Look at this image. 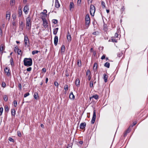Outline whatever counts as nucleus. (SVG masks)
<instances>
[{"label":"nucleus","mask_w":148,"mask_h":148,"mask_svg":"<svg viewBox=\"0 0 148 148\" xmlns=\"http://www.w3.org/2000/svg\"><path fill=\"white\" fill-rule=\"evenodd\" d=\"M24 64L27 66H29L32 65V61L31 58H25L23 60Z\"/></svg>","instance_id":"nucleus-1"},{"label":"nucleus","mask_w":148,"mask_h":148,"mask_svg":"<svg viewBox=\"0 0 148 148\" xmlns=\"http://www.w3.org/2000/svg\"><path fill=\"white\" fill-rule=\"evenodd\" d=\"M86 23L85 25V28L87 29L90 25V18L89 14H87L85 18Z\"/></svg>","instance_id":"nucleus-2"},{"label":"nucleus","mask_w":148,"mask_h":148,"mask_svg":"<svg viewBox=\"0 0 148 148\" xmlns=\"http://www.w3.org/2000/svg\"><path fill=\"white\" fill-rule=\"evenodd\" d=\"M26 28L28 30H30L31 28V18L29 17H28L26 18Z\"/></svg>","instance_id":"nucleus-3"},{"label":"nucleus","mask_w":148,"mask_h":148,"mask_svg":"<svg viewBox=\"0 0 148 148\" xmlns=\"http://www.w3.org/2000/svg\"><path fill=\"white\" fill-rule=\"evenodd\" d=\"M95 6L92 5H90V13L91 15L93 16L95 12Z\"/></svg>","instance_id":"nucleus-4"},{"label":"nucleus","mask_w":148,"mask_h":148,"mask_svg":"<svg viewBox=\"0 0 148 148\" xmlns=\"http://www.w3.org/2000/svg\"><path fill=\"white\" fill-rule=\"evenodd\" d=\"M96 112L95 110L93 111V113L92 119L91 121V123L94 124L95 123L96 118Z\"/></svg>","instance_id":"nucleus-5"},{"label":"nucleus","mask_w":148,"mask_h":148,"mask_svg":"<svg viewBox=\"0 0 148 148\" xmlns=\"http://www.w3.org/2000/svg\"><path fill=\"white\" fill-rule=\"evenodd\" d=\"M24 42L25 46L28 45L29 44V39L27 36H25Z\"/></svg>","instance_id":"nucleus-6"},{"label":"nucleus","mask_w":148,"mask_h":148,"mask_svg":"<svg viewBox=\"0 0 148 148\" xmlns=\"http://www.w3.org/2000/svg\"><path fill=\"white\" fill-rule=\"evenodd\" d=\"M42 20L43 21V25L44 27H47L48 25L47 19L45 18H42Z\"/></svg>","instance_id":"nucleus-7"},{"label":"nucleus","mask_w":148,"mask_h":148,"mask_svg":"<svg viewBox=\"0 0 148 148\" xmlns=\"http://www.w3.org/2000/svg\"><path fill=\"white\" fill-rule=\"evenodd\" d=\"M117 32L115 33L114 35L115 38H118L119 35L121 33V30L120 28L119 27H117Z\"/></svg>","instance_id":"nucleus-8"},{"label":"nucleus","mask_w":148,"mask_h":148,"mask_svg":"<svg viewBox=\"0 0 148 148\" xmlns=\"http://www.w3.org/2000/svg\"><path fill=\"white\" fill-rule=\"evenodd\" d=\"M10 69L8 67H6L4 69V71L5 73H6V75L8 76H9L10 75V73L9 72Z\"/></svg>","instance_id":"nucleus-9"},{"label":"nucleus","mask_w":148,"mask_h":148,"mask_svg":"<svg viewBox=\"0 0 148 148\" xmlns=\"http://www.w3.org/2000/svg\"><path fill=\"white\" fill-rule=\"evenodd\" d=\"M10 17V12L8 11L6 12L5 18L6 20L9 21Z\"/></svg>","instance_id":"nucleus-10"},{"label":"nucleus","mask_w":148,"mask_h":148,"mask_svg":"<svg viewBox=\"0 0 148 148\" xmlns=\"http://www.w3.org/2000/svg\"><path fill=\"white\" fill-rule=\"evenodd\" d=\"M22 8L20 6L18 7V16L19 17L21 16L22 14Z\"/></svg>","instance_id":"nucleus-11"},{"label":"nucleus","mask_w":148,"mask_h":148,"mask_svg":"<svg viewBox=\"0 0 148 148\" xmlns=\"http://www.w3.org/2000/svg\"><path fill=\"white\" fill-rule=\"evenodd\" d=\"M29 10V8L28 5L25 6L23 9V11L26 14L28 13V11Z\"/></svg>","instance_id":"nucleus-12"},{"label":"nucleus","mask_w":148,"mask_h":148,"mask_svg":"<svg viewBox=\"0 0 148 148\" xmlns=\"http://www.w3.org/2000/svg\"><path fill=\"white\" fill-rule=\"evenodd\" d=\"M74 7V4L73 2H71L69 5L70 10L71 11H73V9Z\"/></svg>","instance_id":"nucleus-13"},{"label":"nucleus","mask_w":148,"mask_h":148,"mask_svg":"<svg viewBox=\"0 0 148 148\" xmlns=\"http://www.w3.org/2000/svg\"><path fill=\"white\" fill-rule=\"evenodd\" d=\"M86 125L85 123H81L79 126L80 128L81 129H83L86 127Z\"/></svg>","instance_id":"nucleus-14"},{"label":"nucleus","mask_w":148,"mask_h":148,"mask_svg":"<svg viewBox=\"0 0 148 148\" xmlns=\"http://www.w3.org/2000/svg\"><path fill=\"white\" fill-rule=\"evenodd\" d=\"M58 41V37L57 36H55L54 38V44L55 46H56L57 45Z\"/></svg>","instance_id":"nucleus-15"},{"label":"nucleus","mask_w":148,"mask_h":148,"mask_svg":"<svg viewBox=\"0 0 148 148\" xmlns=\"http://www.w3.org/2000/svg\"><path fill=\"white\" fill-rule=\"evenodd\" d=\"M55 6L56 8H59L60 6V4L58 0H55Z\"/></svg>","instance_id":"nucleus-16"},{"label":"nucleus","mask_w":148,"mask_h":148,"mask_svg":"<svg viewBox=\"0 0 148 148\" xmlns=\"http://www.w3.org/2000/svg\"><path fill=\"white\" fill-rule=\"evenodd\" d=\"M97 63L95 62L94 64L93 67V70L95 72L97 71Z\"/></svg>","instance_id":"nucleus-17"},{"label":"nucleus","mask_w":148,"mask_h":148,"mask_svg":"<svg viewBox=\"0 0 148 148\" xmlns=\"http://www.w3.org/2000/svg\"><path fill=\"white\" fill-rule=\"evenodd\" d=\"M108 76L106 74H105L103 75V78L104 79L105 82L106 83L107 82V78H108Z\"/></svg>","instance_id":"nucleus-18"},{"label":"nucleus","mask_w":148,"mask_h":148,"mask_svg":"<svg viewBox=\"0 0 148 148\" xmlns=\"http://www.w3.org/2000/svg\"><path fill=\"white\" fill-rule=\"evenodd\" d=\"M34 99H35L37 100V99H38V93L36 92H35L34 93Z\"/></svg>","instance_id":"nucleus-19"},{"label":"nucleus","mask_w":148,"mask_h":148,"mask_svg":"<svg viewBox=\"0 0 148 148\" xmlns=\"http://www.w3.org/2000/svg\"><path fill=\"white\" fill-rule=\"evenodd\" d=\"M69 98L71 99H74L75 98V96L73 95L72 92L70 93L69 95Z\"/></svg>","instance_id":"nucleus-20"},{"label":"nucleus","mask_w":148,"mask_h":148,"mask_svg":"<svg viewBox=\"0 0 148 148\" xmlns=\"http://www.w3.org/2000/svg\"><path fill=\"white\" fill-rule=\"evenodd\" d=\"M67 38L68 41H71V34H69V32H68V34L67 35Z\"/></svg>","instance_id":"nucleus-21"},{"label":"nucleus","mask_w":148,"mask_h":148,"mask_svg":"<svg viewBox=\"0 0 148 148\" xmlns=\"http://www.w3.org/2000/svg\"><path fill=\"white\" fill-rule=\"evenodd\" d=\"M75 84L76 86H78L80 85V81L78 79H77L75 81Z\"/></svg>","instance_id":"nucleus-22"},{"label":"nucleus","mask_w":148,"mask_h":148,"mask_svg":"<svg viewBox=\"0 0 148 148\" xmlns=\"http://www.w3.org/2000/svg\"><path fill=\"white\" fill-rule=\"evenodd\" d=\"M11 114L12 116H14L15 115L16 111L14 109H12L11 110Z\"/></svg>","instance_id":"nucleus-23"},{"label":"nucleus","mask_w":148,"mask_h":148,"mask_svg":"<svg viewBox=\"0 0 148 148\" xmlns=\"http://www.w3.org/2000/svg\"><path fill=\"white\" fill-rule=\"evenodd\" d=\"M58 30V28H56L55 29H54L53 30V34L54 35L56 34L57 33Z\"/></svg>","instance_id":"nucleus-24"},{"label":"nucleus","mask_w":148,"mask_h":148,"mask_svg":"<svg viewBox=\"0 0 148 148\" xmlns=\"http://www.w3.org/2000/svg\"><path fill=\"white\" fill-rule=\"evenodd\" d=\"M15 3V0H10V4L11 5L13 6L14 5Z\"/></svg>","instance_id":"nucleus-25"},{"label":"nucleus","mask_w":148,"mask_h":148,"mask_svg":"<svg viewBox=\"0 0 148 148\" xmlns=\"http://www.w3.org/2000/svg\"><path fill=\"white\" fill-rule=\"evenodd\" d=\"M65 50V46L64 45H62V46L61 48V53H62L64 52Z\"/></svg>","instance_id":"nucleus-26"},{"label":"nucleus","mask_w":148,"mask_h":148,"mask_svg":"<svg viewBox=\"0 0 148 148\" xmlns=\"http://www.w3.org/2000/svg\"><path fill=\"white\" fill-rule=\"evenodd\" d=\"M4 49V47L3 46L1 45L0 47V54H2L3 53V50Z\"/></svg>","instance_id":"nucleus-27"},{"label":"nucleus","mask_w":148,"mask_h":148,"mask_svg":"<svg viewBox=\"0 0 148 148\" xmlns=\"http://www.w3.org/2000/svg\"><path fill=\"white\" fill-rule=\"evenodd\" d=\"M110 64L109 63L106 62L104 64V66L107 67V68H109L110 67Z\"/></svg>","instance_id":"nucleus-28"},{"label":"nucleus","mask_w":148,"mask_h":148,"mask_svg":"<svg viewBox=\"0 0 148 148\" xmlns=\"http://www.w3.org/2000/svg\"><path fill=\"white\" fill-rule=\"evenodd\" d=\"M101 5H102V8H106V7L105 6V4L104 2L103 1H102L101 2Z\"/></svg>","instance_id":"nucleus-29"},{"label":"nucleus","mask_w":148,"mask_h":148,"mask_svg":"<svg viewBox=\"0 0 148 148\" xmlns=\"http://www.w3.org/2000/svg\"><path fill=\"white\" fill-rule=\"evenodd\" d=\"M91 73L89 70H88L86 72V75L87 76L90 75Z\"/></svg>","instance_id":"nucleus-30"},{"label":"nucleus","mask_w":148,"mask_h":148,"mask_svg":"<svg viewBox=\"0 0 148 148\" xmlns=\"http://www.w3.org/2000/svg\"><path fill=\"white\" fill-rule=\"evenodd\" d=\"M16 52H17L18 55H21L22 54L21 50L19 49Z\"/></svg>","instance_id":"nucleus-31"},{"label":"nucleus","mask_w":148,"mask_h":148,"mask_svg":"<svg viewBox=\"0 0 148 148\" xmlns=\"http://www.w3.org/2000/svg\"><path fill=\"white\" fill-rule=\"evenodd\" d=\"M39 52V51H38L34 50L32 51V53L33 55H34L35 54L38 53Z\"/></svg>","instance_id":"nucleus-32"},{"label":"nucleus","mask_w":148,"mask_h":148,"mask_svg":"<svg viewBox=\"0 0 148 148\" xmlns=\"http://www.w3.org/2000/svg\"><path fill=\"white\" fill-rule=\"evenodd\" d=\"M93 81H90V86L91 88L93 87Z\"/></svg>","instance_id":"nucleus-33"},{"label":"nucleus","mask_w":148,"mask_h":148,"mask_svg":"<svg viewBox=\"0 0 148 148\" xmlns=\"http://www.w3.org/2000/svg\"><path fill=\"white\" fill-rule=\"evenodd\" d=\"M64 88L66 92L68 90V86L67 85H65L64 86Z\"/></svg>","instance_id":"nucleus-34"},{"label":"nucleus","mask_w":148,"mask_h":148,"mask_svg":"<svg viewBox=\"0 0 148 148\" xmlns=\"http://www.w3.org/2000/svg\"><path fill=\"white\" fill-rule=\"evenodd\" d=\"M92 97L93 98H94L95 99H97L98 98L99 96L98 95H94L92 96Z\"/></svg>","instance_id":"nucleus-35"},{"label":"nucleus","mask_w":148,"mask_h":148,"mask_svg":"<svg viewBox=\"0 0 148 148\" xmlns=\"http://www.w3.org/2000/svg\"><path fill=\"white\" fill-rule=\"evenodd\" d=\"M5 111L8 112L9 111V109L8 106H5Z\"/></svg>","instance_id":"nucleus-36"},{"label":"nucleus","mask_w":148,"mask_h":148,"mask_svg":"<svg viewBox=\"0 0 148 148\" xmlns=\"http://www.w3.org/2000/svg\"><path fill=\"white\" fill-rule=\"evenodd\" d=\"M1 85L2 87L3 88H5L6 87V84L4 82H2Z\"/></svg>","instance_id":"nucleus-37"},{"label":"nucleus","mask_w":148,"mask_h":148,"mask_svg":"<svg viewBox=\"0 0 148 148\" xmlns=\"http://www.w3.org/2000/svg\"><path fill=\"white\" fill-rule=\"evenodd\" d=\"M18 46L16 45L14 49V51L15 52H16V51H17L18 50Z\"/></svg>","instance_id":"nucleus-38"},{"label":"nucleus","mask_w":148,"mask_h":148,"mask_svg":"<svg viewBox=\"0 0 148 148\" xmlns=\"http://www.w3.org/2000/svg\"><path fill=\"white\" fill-rule=\"evenodd\" d=\"M55 86H56L57 88L58 87L59 84L57 82H54Z\"/></svg>","instance_id":"nucleus-39"},{"label":"nucleus","mask_w":148,"mask_h":148,"mask_svg":"<svg viewBox=\"0 0 148 148\" xmlns=\"http://www.w3.org/2000/svg\"><path fill=\"white\" fill-rule=\"evenodd\" d=\"M3 99L5 101H7L8 100L7 96V95H5L3 97Z\"/></svg>","instance_id":"nucleus-40"},{"label":"nucleus","mask_w":148,"mask_h":148,"mask_svg":"<svg viewBox=\"0 0 148 148\" xmlns=\"http://www.w3.org/2000/svg\"><path fill=\"white\" fill-rule=\"evenodd\" d=\"M77 64L79 66H81V61L78 60L77 61Z\"/></svg>","instance_id":"nucleus-41"},{"label":"nucleus","mask_w":148,"mask_h":148,"mask_svg":"<svg viewBox=\"0 0 148 148\" xmlns=\"http://www.w3.org/2000/svg\"><path fill=\"white\" fill-rule=\"evenodd\" d=\"M3 110V108H0V116L2 114V113Z\"/></svg>","instance_id":"nucleus-42"},{"label":"nucleus","mask_w":148,"mask_h":148,"mask_svg":"<svg viewBox=\"0 0 148 148\" xmlns=\"http://www.w3.org/2000/svg\"><path fill=\"white\" fill-rule=\"evenodd\" d=\"M52 22L53 23L56 24L58 23V21L56 19H54L53 20Z\"/></svg>","instance_id":"nucleus-43"},{"label":"nucleus","mask_w":148,"mask_h":148,"mask_svg":"<svg viewBox=\"0 0 148 148\" xmlns=\"http://www.w3.org/2000/svg\"><path fill=\"white\" fill-rule=\"evenodd\" d=\"M92 23H93L94 27H96L97 26H96V23H97V22L95 21L93 22Z\"/></svg>","instance_id":"nucleus-44"},{"label":"nucleus","mask_w":148,"mask_h":148,"mask_svg":"<svg viewBox=\"0 0 148 148\" xmlns=\"http://www.w3.org/2000/svg\"><path fill=\"white\" fill-rule=\"evenodd\" d=\"M14 104L15 107H16L17 105V102L16 100L14 101Z\"/></svg>","instance_id":"nucleus-45"},{"label":"nucleus","mask_w":148,"mask_h":148,"mask_svg":"<svg viewBox=\"0 0 148 148\" xmlns=\"http://www.w3.org/2000/svg\"><path fill=\"white\" fill-rule=\"evenodd\" d=\"M29 95V92L27 93L24 95V97H27Z\"/></svg>","instance_id":"nucleus-46"},{"label":"nucleus","mask_w":148,"mask_h":148,"mask_svg":"<svg viewBox=\"0 0 148 148\" xmlns=\"http://www.w3.org/2000/svg\"><path fill=\"white\" fill-rule=\"evenodd\" d=\"M10 62L11 65L12 66L13 64V59L12 58H11L10 60Z\"/></svg>","instance_id":"nucleus-47"},{"label":"nucleus","mask_w":148,"mask_h":148,"mask_svg":"<svg viewBox=\"0 0 148 148\" xmlns=\"http://www.w3.org/2000/svg\"><path fill=\"white\" fill-rule=\"evenodd\" d=\"M12 25L14 26L16 25V22L14 20H13L12 21Z\"/></svg>","instance_id":"nucleus-48"},{"label":"nucleus","mask_w":148,"mask_h":148,"mask_svg":"<svg viewBox=\"0 0 148 148\" xmlns=\"http://www.w3.org/2000/svg\"><path fill=\"white\" fill-rule=\"evenodd\" d=\"M9 141H10V142H14V140L13 139H12V138H10V137H9Z\"/></svg>","instance_id":"nucleus-49"},{"label":"nucleus","mask_w":148,"mask_h":148,"mask_svg":"<svg viewBox=\"0 0 148 148\" xmlns=\"http://www.w3.org/2000/svg\"><path fill=\"white\" fill-rule=\"evenodd\" d=\"M32 69L31 67H29L27 69V71H30Z\"/></svg>","instance_id":"nucleus-50"},{"label":"nucleus","mask_w":148,"mask_h":148,"mask_svg":"<svg viewBox=\"0 0 148 148\" xmlns=\"http://www.w3.org/2000/svg\"><path fill=\"white\" fill-rule=\"evenodd\" d=\"M17 134L20 137L21 136V134L20 131H18L17 132Z\"/></svg>","instance_id":"nucleus-51"},{"label":"nucleus","mask_w":148,"mask_h":148,"mask_svg":"<svg viewBox=\"0 0 148 148\" xmlns=\"http://www.w3.org/2000/svg\"><path fill=\"white\" fill-rule=\"evenodd\" d=\"M18 88H19V90H21V87H22L21 84H19L18 85Z\"/></svg>","instance_id":"nucleus-52"},{"label":"nucleus","mask_w":148,"mask_h":148,"mask_svg":"<svg viewBox=\"0 0 148 148\" xmlns=\"http://www.w3.org/2000/svg\"><path fill=\"white\" fill-rule=\"evenodd\" d=\"M2 32L1 28H0V37L2 36Z\"/></svg>","instance_id":"nucleus-53"},{"label":"nucleus","mask_w":148,"mask_h":148,"mask_svg":"<svg viewBox=\"0 0 148 148\" xmlns=\"http://www.w3.org/2000/svg\"><path fill=\"white\" fill-rule=\"evenodd\" d=\"M128 131H129L128 130H127L126 132H125V133H124V137L126 136L127 135V133H128L129 132H128Z\"/></svg>","instance_id":"nucleus-54"},{"label":"nucleus","mask_w":148,"mask_h":148,"mask_svg":"<svg viewBox=\"0 0 148 148\" xmlns=\"http://www.w3.org/2000/svg\"><path fill=\"white\" fill-rule=\"evenodd\" d=\"M105 57H106L105 55H103L101 57V59L102 60H103V59H104L105 58Z\"/></svg>","instance_id":"nucleus-55"},{"label":"nucleus","mask_w":148,"mask_h":148,"mask_svg":"<svg viewBox=\"0 0 148 148\" xmlns=\"http://www.w3.org/2000/svg\"><path fill=\"white\" fill-rule=\"evenodd\" d=\"M42 72H44V73H45L46 71V70L45 68H43L42 69Z\"/></svg>","instance_id":"nucleus-56"},{"label":"nucleus","mask_w":148,"mask_h":148,"mask_svg":"<svg viewBox=\"0 0 148 148\" xmlns=\"http://www.w3.org/2000/svg\"><path fill=\"white\" fill-rule=\"evenodd\" d=\"M91 77L90 75L88 76V80L90 81L91 79Z\"/></svg>","instance_id":"nucleus-57"},{"label":"nucleus","mask_w":148,"mask_h":148,"mask_svg":"<svg viewBox=\"0 0 148 148\" xmlns=\"http://www.w3.org/2000/svg\"><path fill=\"white\" fill-rule=\"evenodd\" d=\"M82 0H78L77 3L78 4H80L81 3Z\"/></svg>","instance_id":"nucleus-58"},{"label":"nucleus","mask_w":148,"mask_h":148,"mask_svg":"<svg viewBox=\"0 0 148 148\" xmlns=\"http://www.w3.org/2000/svg\"><path fill=\"white\" fill-rule=\"evenodd\" d=\"M136 123H137V122L136 121L134 122L133 123V126H134L135 125H136Z\"/></svg>","instance_id":"nucleus-59"},{"label":"nucleus","mask_w":148,"mask_h":148,"mask_svg":"<svg viewBox=\"0 0 148 148\" xmlns=\"http://www.w3.org/2000/svg\"><path fill=\"white\" fill-rule=\"evenodd\" d=\"M48 80V79L47 77L46 78V80H45V82L46 83H47Z\"/></svg>","instance_id":"nucleus-60"},{"label":"nucleus","mask_w":148,"mask_h":148,"mask_svg":"<svg viewBox=\"0 0 148 148\" xmlns=\"http://www.w3.org/2000/svg\"><path fill=\"white\" fill-rule=\"evenodd\" d=\"M79 143L80 144L82 145L83 143V141H79Z\"/></svg>","instance_id":"nucleus-61"},{"label":"nucleus","mask_w":148,"mask_h":148,"mask_svg":"<svg viewBox=\"0 0 148 148\" xmlns=\"http://www.w3.org/2000/svg\"><path fill=\"white\" fill-rule=\"evenodd\" d=\"M106 26H107V25L104 22V23H103V27H104V28L106 27Z\"/></svg>","instance_id":"nucleus-62"},{"label":"nucleus","mask_w":148,"mask_h":148,"mask_svg":"<svg viewBox=\"0 0 148 148\" xmlns=\"http://www.w3.org/2000/svg\"><path fill=\"white\" fill-rule=\"evenodd\" d=\"M112 41L113 42H116V40H115L114 39V38H112Z\"/></svg>","instance_id":"nucleus-63"},{"label":"nucleus","mask_w":148,"mask_h":148,"mask_svg":"<svg viewBox=\"0 0 148 148\" xmlns=\"http://www.w3.org/2000/svg\"><path fill=\"white\" fill-rule=\"evenodd\" d=\"M40 126H41V127L42 128H44V125L43 124H41V125H40Z\"/></svg>","instance_id":"nucleus-64"}]
</instances>
